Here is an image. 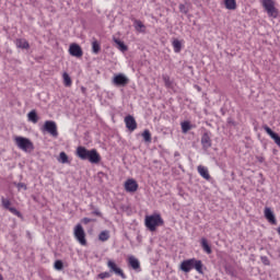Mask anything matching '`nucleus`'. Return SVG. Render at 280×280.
Instances as JSON below:
<instances>
[{"instance_id": "29", "label": "nucleus", "mask_w": 280, "mask_h": 280, "mask_svg": "<svg viewBox=\"0 0 280 280\" xmlns=\"http://www.w3.org/2000/svg\"><path fill=\"white\" fill-rule=\"evenodd\" d=\"M163 82H164L166 89H172L173 83H172V79H170V75L164 74L163 75Z\"/></svg>"}, {"instance_id": "12", "label": "nucleus", "mask_w": 280, "mask_h": 280, "mask_svg": "<svg viewBox=\"0 0 280 280\" xmlns=\"http://www.w3.org/2000/svg\"><path fill=\"white\" fill-rule=\"evenodd\" d=\"M125 124L128 130H131V131L137 130V120H135V117L130 115L125 117Z\"/></svg>"}, {"instance_id": "9", "label": "nucleus", "mask_w": 280, "mask_h": 280, "mask_svg": "<svg viewBox=\"0 0 280 280\" xmlns=\"http://www.w3.org/2000/svg\"><path fill=\"white\" fill-rule=\"evenodd\" d=\"M69 54L70 56H73L74 58H82V47L78 44H71L69 47Z\"/></svg>"}, {"instance_id": "10", "label": "nucleus", "mask_w": 280, "mask_h": 280, "mask_svg": "<svg viewBox=\"0 0 280 280\" xmlns=\"http://www.w3.org/2000/svg\"><path fill=\"white\" fill-rule=\"evenodd\" d=\"M125 189H126V191H129L130 194H135V191H137V189H139V184H137V180H135V179H128L125 183Z\"/></svg>"}, {"instance_id": "17", "label": "nucleus", "mask_w": 280, "mask_h": 280, "mask_svg": "<svg viewBox=\"0 0 280 280\" xmlns=\"http://www.w3.org/2000/svg\"><path fill=\"white\" fill-rule=\"evenodd\" d=\"M117 49H119V51H128V46H126V44L124 42H121V39L114 37L113 38Z\"/></svg>"}, {"instance_id": "33", "label": "nucleus", "mask_w": 280, "mask_h": 280, "mask_svg": "<svg viewBox=\"0 0 280 280\" xmlns=\"http://www.w3.org/2000/svg\"><path fill=\"white\" fill-rule=\"evenodd\" d=\"M1 202H2V207H4V209H9L11 208L10 205V200L5 199L4 197L1 198Z\"/></svg>"}, {"instance_id": "2", "label": "nucleus", "mask_w": 280, "mask_h": 280, "mask_svg": "<svg viewBox=\"0 0 280 280\" xmlns=\"http://www.w3.org/2000/svg\"><path fill=\"white\" fill-rule=\"evenodd\" d=\"M194 268L199 272V275H202V260L190 258V259L183 260L179 266V270L186 273L191 272Z\"/></svg>"}, {"instance_id": "42", "label": "nucleus", "mask_w": 280, "mask_h": 280, "mask_svg": "<svg viewBox=\"0 0 280 280\" xmlns=\"http://www.w3.org/2000/svg\"><path fill=\"white\" fill-rule=\"evenodd\" d=\"M0 280H3V276L0 275Z\"/></svg>"}, {"instance_id": "5", "label": "nucleus", "mask_w": 280, "mask_h": 280, "mask_svg": "<svg viewBox=\"0 0 280 280\" xmlns=\"http://www.w3.org/2000/svg\"><path fill=\"white\" fill-rule=\"evenodd\" d=\"M74 237L81 244V246H86V233L82 224H77L74 228Z\"/></svg>"}, {"instance_id": "11", "label": "nucleus", "mask_w": 280, "mask_h": 280, "mask_svg": "<svg viewBox=\"0 0 280 280\" xmlns=\"http://www.w3.org/2000/svg\"><path fill=\"white\" fill-rule=\"evenodd\" d=\"M264 130L275 141L276 145H278L280 148V137L278 136V133L272 131V129L270 127H268V126H265Z\"/></svg>"}, {"instance_id": "32", "label": "nucleus", "mask_w": 280, "mask_h": 280, "mask_svg": "<svg viewBox=\"0 0 280 280\" xmlns=\"http://www.w3.org/2000/svg\"><path fill=\"white\" fill-rule=\"evenodd\" d=\"M142 137H143L144 141H147L148 143H150V141H152V135L150 133L149 130H144L142 133Z\"/></svg>"}, {"instance_id": "18", "label": "nucleus", "mask_w": 280, "mask_h": 280, "mask_svg": "<svg viewBox=\"0 0 280 280\" xmlns=\"http://www.w3.org/2000/svg\"><path fill=\"white\" fill-rule=\"evenodd\" d=\"M15 45L19 47V49H30V43L23 38L16 39Z\"/></svg>"}, {"instance_id": "14", "label": "nucleus", "mask_w": 280, "mask_h": 280, "mask_svg": "<svg viewBox=\"0 0 280 280\" xmlns=\"http://www.w3.org/2000/svg\"><path fill=\"white\" fill-rule=\"evenodd\" d=\"M128 264L133 270H141V262L135 256H129Z\"/></svg>"}, {"instance_id": "1", "label": "nucleus", "mask_w": 280, "mask_h": 280, "mask_svg": "<svg viewBox=\"0 0 280 280\" xmlns=\"http://www.w3.org/2000/svg\"><path fill=\"white\" fill-rule=\"evenodd\" d=\"M77 156L81 159V161H90L93 164H97L102 161V156H100L96 149L89 150L85 147L77 148Z\"/></svg>"}, {"instance_id": "19", "label": "nucleus", "mask_w": 280, "mask_h": 280, "mask_svg": "<svg viewBox=\"0 0 280 280\" xmlns=\"http://www.w3.org/2000/svg\"><path fill=\"white\" fill-rule=\"evenodd\" d=\"M100 242H108L110 240V232L108 230L102 231L98 234Z\"/></svg>"}, {"instance_id": "15", "label": "nucleus", "mask_w": 280, "mask_h": 280, "mask_svg": "<svg viewBox=\"0 0 280 280\" xmlns=\"http://www.w3.org/2000/svg\"><path fill=\"white\" fill-rule=\"evenodd\" d=\"M265 218L270 222L271 224H277V219L275 218V213L270 208H265Z\"/></svg>"}, {"instance_id": "24", "label": "nucleus", "mask_w": 280, "mask_h": 280, "mask_svg": "<svg viewBox=\"0 0 280 280\" xmlns=\"http://www.w3.org/2000/svg\"><path fill=\"white\" fill-rule=\"evenodd\" d=\"M173 49L175 54H180V49H183V44H180V40L178 39L173 40Z\"/></svg>"}, {"instance_id": "4", "label": "nucleus", "mask_w": 280, "mask_h": 280, "mask_svg": "<svg viewBox=\"0 0 280 280\" xmlns=\"http://www.w3.org/2000/svg\"><path fill=\"white\" fill-rule=\"evenodd\" d=\"M14 141L15 145H18V148L22 150V152H32V150H34V143L31 142V140L27 138L19 136L15 137Z\"/></svg>"}, {"instance_id": "30", "label": "nucleus", "mask_w": 280, "mask_h": 280, "mask_svg": "<svg viewBox=\"0 0 280 280\" xmlns=\"http://www.w3.org/2000/svg\"><path fill=\"white\" fill-rule=\"evenodd\" d=\"M189 130H191V125L189 121L182 122V132L187 133Z\"/></svg>"}, {"instance_id": "16", "label": "nucleus", "mask_w": 280, "mask_h": 280, "mask_svg": "<svg viewBox=\"0 0 280 280\" xmlns=\"http://www.w3.org/2000/svg\"><path fill=\"white\" fill-rule=\"evenodd\" d=\"M198 174L201 175L202 178H205L206 180H209V178H211V175H209V168H207L206 166L199 165L197 167Z\"/></svg>"}, {"instance_id": "3", "label": "nucleus", "mask_w": 280, "mask_h": 280, "mask_svg": "<svg viewBox=\"0 0 280 280\" xmlns=\"http://www.w3.org/2000/svg\"><path fill=\"white\" fill-rule=\"evenodd\" d=\"M144 224L149 231L154 232L158 226H163V218H161V214L147 215Z\"/></svg>"}, {"instance_id": "8", "label": "nucleus", "mask_w": 280, "mask_h": 280, "mask_svg": "<svg viewBox=\"0 0 280 280\" xmlns=\"http://www.w3.org/2000/svg\"><path fill=\"white\" fill-rule=\"evenodd\" d=\"M128 82H130V79L124 73L116 74L113 79V84H115V86H126Z\"/></svg>"}, {"instance_id": "41", "label": "nucleus", "mask_w": 280, "mask_h": 280, "mask_svg": "<svg viewBox=\"0 0 280 280\" xmlns=\"http://www.w3.org/2000/svg\"><path fill=\"white\" fill-rule=\"evenodd\" d=\"M92 215H98V218H101L102 212H100V210H94L92 211Z\"/></svg>"}, {"instance_id": "7", "label": "nucleus", "mask_w": 280, "mask_h": 280, "mask_svg": "<svg viewBox=\"0 0 280 280\" xmlns=\"http://www.w3.org/2000/svg\"><path fill=\"white\" fill-rule=\"evenodd\" d=\"M107 268L109 269V272H114V275H117L118 277H121V279H126V275L124 273V270L115 264L113 260L107 261Z\"/></svg>"}, {"instance_id": "23", "label": "nucleus", "mask_w": 280, "mask_h": 280, "mask_svg": "<svg viewBox=\"0 0 280 280\" xmlns=\"http://www.w3.org/2000/svg\"><path fill=\"white\" fill-rule=\"evenodd\" d=\"M28 121H32V124H38V114H36V110H32L27 114Z\"/></svg>"}, {"instance_id": "28", "label": "nucleus", "mask_w": 280, "mask_h": 280, "mask_svg": "<svg viewBox=\"0 0 280 280\" xmlns=\"http://www.w3.org/2000/svg\"><path fill=\"white\" fill-rule=\"evenodd\" d=\"M62 78H63L65 86H71L72 81H71V77H69V73L65 72Z\"/></svg>"}, {"instance_id": "26", "label": "nucleus", "mask_w": 280, "mask_h": 280, "mask_svg": "<svg viewBox=\"0 0 280 280\" xmlns=\"http://www.w3.org/2000/svg\"><path fill=\"white\" fill-rule=\"evenodd\" d=\"M261 3H262V8H265L266 12H267V10H270L275 5L273 0H261Z\"/></svg>"}, {"instance_id": "34", "label": "nucleus", "mask_w": 280, "mask_h": 280, "mask_svg": "<svg viewBox=\"0 0 280 280\" xmlns=\"http://www.w3.org/2000/svg\"><path fill=\"white\" fill-rule=\"evenodd\" d=\"M98 279H110V272L105 271L98 275Z\"/></svg>"}, {"instance_id": "27", "label": "nucleus", "mask_w": 280, "mask_h": 280, "mask_svg": "<svg viewBox=\"0 0 280 280\" xmlns=\"http://www.w3.org/2000/svg\"><path fill=\"white\" fill-rule=\"evenodd\" d=\"M58 162L62 163V164L69 163V155H67V153H65V152H61L59 154Z\"/></svg>"}, {"instance_id": "36", "label": "nucleus", "mask_w": 280, "mask_h": 280, "mask_svg": "<svg viewBox=\"0 0 280 280\" xmlns=\"http://www.w3.org/2000/svg\"><path fill=\"white\" fill-rule=\"evenodd\" d=\"M91 222H96V220L95 219H91V218H83L82 219V223L83 224H89Z\"/></svg>"}, {"instance_id": "6", "label": "nucleus", "mask_w": 280, "mask_h": 280, "mask_svg": "<svg viewBox=\"0 0 280 280\" xmlns=\"http://www.w3.org/2000/svg\"><path fill=\"white\" fill-rule=\"evenodd\" d=\"M42 130L43 132H48L51 137H58V126L54 120H46Z\"/></svg>"}, {"instance_id": "20", "label": "nucleus", "mask_w": 280, "mask_h": 280, "mask_svg": "<svg viewBox=\"0 0 280 280\" xmlns=\"http://www.w3.org/2000/svg\"><path fill=\"white\" fill-rule=\"evenodd\" d=\"M133 27L137 32H145V25L140 20L133 21Z\"/></svg>"}, {"instance_id": "31", "label": "nucleus", "mask_w": 280, "mask_h": 280, "mask_svg": "<svg viewBox=\"0 0 280 280\" xmlns=\"http://www.w3.org/2000/svg\"><path fill=\"white\" fill-rule=\"evenodd\" d=\"M101 49H102V47L100 46V43H97V40H94L92 43V51H93V54H100Z\"/></svg>"}, {"instance_id": "35", "label": "nucleus", "mask_w": 280, "mask_h": 280, "mask_svg": "<svg viewBox=\"0 0 280 280\" xmlns=\"http://www.w3.org/2000/svg\"><path fill=\"white\" fill-rule=\"evenodd\" d=\"M62 268H63V264L61 262V260H57L55 262V269L56 270H62Z\"/></svg>"}, {"instance_id": "25", "label": "nucleus", "mask_w": 280, "mask_h": 280, "mask_svg": "<svg viewBox=\"0 0 280 280\" xmlns=\"http://www.w3.org/2000/svg\"><path fill=\"white\" fill-rule=\"evenodd\" d=\"M224 3L226 10H235L237 8V3L235 2V0H225Z\"/></svg>"}, {"instance_id": "21", "label": "nucleus", "mask_w": 280, "mask_h": 280, "mask_svg": "<svg viewBox=\"0 0 280 280\" xmlns=\"http://www.w3.org/2000/svg\"><path fill=\"white\" fill-rule=\"evenodd\" d=\"M201 247L207 253V255H211V246H209V243L207 242V238H201Z\"/></svg>"}, {"instance_id": "38", "label": "nucleus", "mask_w": 280, "mask_h": 280, "mask_svg": "<svg viewBox=\"0 0 280 280\" xmlns=\"http://www.w3.org/2000/svg\"><path fill=\"white\" fill-rule=\"evenodd\" d=\"M179 12L187 14V7L185 4H179Z\"/></svg>"}, {"instance_id": "40", "label": "nucleus", "mask_w": 280, "mask_h": 280, "mask_svg": "<svg viewBox=\"0 0 280 280\" xmlns=\"http://www.w3.org/2000/svg\"><path fill=\"white\" fill-rule=\"evenodd\" d=\"M9 211L11 212V213H13V215H19V210H16V208H9Z\"/></svg>"}, {"instance_id": "37", "label": "nucleus", "mask_w": 280, "mask_h": 280, "mask_svg": "<svg viewBox=\"0 0 280 280\" xmlns=\"http://www.w3.org/2000/svg\"><path fill=\"white\" fill-rule=\"evenodd\" d=\"M15 186L18 187L19 191H21V189H27V186L24 183L15 184Z\"/></svg>"}, {"instance_id": "39", "label": "nucleus", "mask_w": 280, "mask_h": 280, "mask_svg": "<svg viewBox=\"0 0 280 280\" xmlns=\"http://www.w3.org/2000/svg\"><path fill=\"white\" fill-rule=\"evenodd\" d=\"M261 261H262V264H264L265 266H270V260L268 259V257L262 256V257H261Z\"/></svg>"}, {"instance_id": "22", "label": "nucleus", "mask_w": 280, "mask_h": 280, "mask_svg": "<svg viewBox=\"0 0 280 280\" xmlns=\"http://www.w3.org/2000/svg\"><path fill=\"white\" fill-rule=\"evenodd\" d=\"M267 14L271 19H277V16H279V10H277V7L273 5L271 9H267Z\"/></svg>"}, {"instance_id": "13", "label": "nucleus", "mask_w": 280, "mask_h": 280, "mask_svg": "<svg viewBox=\"0 0 280 280\" xmlns=\"http://www.w3.org/2000/svg\"><path fill=\"white\" fill-rule=\"evenodd\" d=\"M201 144L203 150H209L211 148V136L209 132H205L201 137Z\"/></svg>"}]
</instances>
